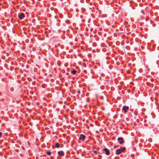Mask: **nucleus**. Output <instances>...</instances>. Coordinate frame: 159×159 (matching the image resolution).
<instances>
[{
  "mask_svg": "<svg viewBox=\"0 0 159 159\" xmlns=\"http://www.w3.org/2000/svg\"><path fill=\"white\" fill-rule=\"evenodd\" d=\"M103 150L105 152V154L107 155L110 154V152L109 150L107 148H104L103 149Z\"/></svg>",
  "mask_w": 159,
  "mask_h": 159,
  "instance_id": "nucleus-1",
  "label": "nucleus"
},
{
  "mask_svg": "<svg viewBox=\"0 0 159 159\" xmlns=\"http://www.w3.org/2000/svg\"><path fill=\"white\" fill-rule=\"evenodd\" d=\"M18 17L20 20H22L24 17V15L23 13L20 14L18 15Z\"/></svg>",
  "mask_w": 159,
  "mask_h": 159,
  "instance_id": "nucleus-2",
  "label": "nucleus"
},
{
  "mask_svg": "<svg viewBox=\"0 0 159 159\" xmlns=\"http://www.w3.org/2000/svg\"><path fill=\"white\" fill-rule=\"evenodd\" d=\"M119 141H120V144H121L124 142V141L123 140V138L122 137L119 138L118 139Z\"/></svg>",
  "mask_w": 159,
  "mask_h": 159,
  "instance_id": "nucleus-3",
  "label": "nucleus"
},
{
  "mask_svg": "<svg viewBox=\"0 0 159 159\" xmlns=\"http://www.w3.org/2000/svg\"><path fill=\"white\" fill-rule=\"evenodd\" d=\"M121 151L120 148L117 149L116 151V153L117 154H119L121 153Z\"/></svg>",
  "mask_w": 159,
  "mask_h": 159,
  "instance_id": "nucleus-4",
  "label": "nucleus"
},
{
  "mask_svg": "<svg viewBox=\"0 0 159 159\" xmlns=\"http://www.w3.org/2000/svg\"><path fill=\"white\" fill-rule=\"evenodd\" d=\"M85 137V135H83L82 134H81L80 135V137L79 138V139H83V140H84Z\"/></svg>",
  "mask_w": 159,
  "mask_h": 159,
  "instance_id": "nucleus-5",
  "label": "nucleus"
},
{
  "mask_svg": "<svg viewBox=\"0 0 159 159\" xmlns=\"http://www.w3.org/2000/svg\"><path fill=\"white\" fill-rule=\"evenodd\" d=\"M129 107H128L124 106L123 108V110L125 111V112H126V110L129 109Z\"/></svg>",
  "mask_w": 159,
  "mask_h": 159,
  "instance_id": "nucleus-6",
  "label": "nucleus"
},
{
  "mask_svg": "<svg viewBox=\"0 0 159 159\" xmlns=\"http://www.w3.org/2000/svg\"><path fill=\"white\" fill-rule=\"evenodd\" d=\"M58 153L59 155H63L64 154L63 152L62 151H61V152H58Z\"/></svg>",
  "mask_w": 159,
  "mask_h": 159,
  "instance_id": "nucleus-7",
  "label": "nucleus"
},
{
  "mask_svg": "<svg viewBox=\"0 0 159 159\" xmlns=\"http://www.w3.org/2000/svg\"><path fill=\"white\" fill-rule=\"evenodd\" d=\"M55 146L56 148H58L59 147V144L58 143H57L55 144Z\"/></svg>",
  "mask_w": 159,
  "mask_h": 159,
  "instance_id": "nucleus-8",
  "label": "nucleus"
},
{
  "mask_svg": "<svg viewBox=\"0 0 159 159\" xmlns=\"http://www.w3.org/2000/svg\"><path fill=\"white\" fill-rule=\"evenodd\" d=\"M76 71L75 70H73L72 71V73L74 74V75H75V74L76 73Z\"/></svg>",
  "mask_w": 159,
  "mask_h": 159,
  "instance_id": "nucleus-9",
  "label": "nucleus"
},
{
  "mask_svg": "<svg viewBox=\"0 0 159 159\" xmlns=\"http://www.w3.org/2000/svg\"><path fill=\"white\" fill-rule=\"evenodd\" d=\"M46 153L49 155H50L51 154V152L50 151H47Z\"/></svg>",
  "mask_w": 159,
  "mask_h": 159,
  "instance_id": "nucleus-10",
  "label": "nucleus"
},
{
  "mask_svg": "<svg viewBox=\"0 0 159 159\" xmlns=\"http://www.w3.org/2000/svg\"><path fill=\"white\" fill-rule=\"evenodd\" d=\"M120 149L121 151H123L125 149V148L124 147L123 148H122V147L120 148Z\"/></svg>",
  "mask_w": 159,
  "mask_h": 159,
  "instance_id": "nucleus-11",
  "label": "nucleus"
},
{
  "mask_svg": "<svg viewBox=\"0 0 159 159\" xmlns=\"http://www.w3.org/2000/svg\"><path fill=\"white\" fill-rule=\"evenodd\" d=\"M66 22L67 24H69V21L67 20L66 21Z\"/></svg>",
  "mask_w": 159,
  "mask_h": 159,
  "instance_id": "nucleus-12",
  "label": "nucleus"
},
{
  "mask_svg": "<svg viewBox=\"0 0 159 159\" xmlns=\"http://www.w3.org/2000/svg\"><path fill=\"white\" fill-rule=\"evenodd\" d=\"M94 153H96H96H97V151H94Z\"/></svg>",
  "mask_w": 159,
  "mask_h": 159,
  "instance_id": "nucleus-13",
  "label": "nucleus"
},
{
  "mask_svg": "<svg viewBox=\"0 0 159 159\" xmlns=\"http://www.w3.org/2000/svg\"><path fill=\"white\" fill-rule=\"evenodd\" d=\"M2 135V133L1 132H0V137Z\"/></svg>",
  "mask_w": 159,
  "mask_h": 159,
  "instance_id": "nucleus-14",
  "label": "nucleus"
},
{
  "mask_svg": "<svg viewBox=\"0 0 159 159\" xmlns=\"http://www.w3.org/2000/svg\"><path fill=\"white\" fill-rule=\"evenodd\" d=\"M78 93L80 94V91H78Z\"/></svg>",
  "mask_w": 159,
  "mask_h": 159,
  "instance_id": "nucleus-15",
  "label": "nucleus"
},
{
  "mask_svg": "<svg viewBox=\"0 0 159 159\" xmlns=\"http://www.w3.org/2000/svg\"><path fill=\"white\" fill-rule=\"evenodd\" d=\"M55 48H56V47H57V46L55 45Z\"/></svg>",
  "mask_w": 159,
  "mask_h": 159,
  "instance_id": "nucleus-16",
  "label": "nucleus"
}]
</instances>
